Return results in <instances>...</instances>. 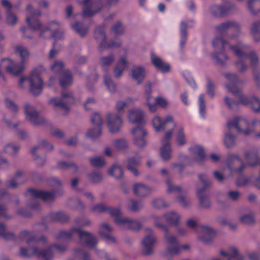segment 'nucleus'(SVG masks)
<instances>
[{"mask_svg":"<svg viewBox=\"0 0 260 260\" xmlns=\"http://www.w3.org/2000/svg\"><path fill=\"white\" fill-rule=\"evenodd\" d=\"M228 132H225L223 142L228 148L233 147L236 143V137L231 131L235 127L238 132L246 136L253 135L255 138H260V120L254 119L251 122L243 117H236L229 119L226 123Z\"/></svg>","mask_w":260,"mask_h":260,"instance_id":"obj_1","label":"nucleus"},{"mask_svg":"<svg viewBox=\"0 0 260 260\" xmlns=\"http://www.w3.org/2000/svg\"><path fill=\"white\" fill-rule=\"evenodd\" d=\"M45 72V69L43 66H39L34 69L30 74L29 78L22 77L19 81V85L21 88L27 86V82L30 85V91L35 95H38L42 92L43 82L40 76Z\"/></svg>","mask_w":260,"mask_h":260,"instance_id":"obj_2","label":"nucleus"},{"mask_svg":"<svg viewBox=\"0 0 260 260\" xmlns=\"http://www.w3.org/2000/svg\"><path fill=\"white\" fill-rule=\"evenodd\" d=\"M150 93L151 90L149 87L146 89L144 94L145 105L147 107L150 112L155 113L157 112L158 107L162 109H166L168 107L169 102L166 98L161 95L153 98Z\"/></svg>","mask_w":260,"mask_h":260,"instance_id":"obj_3","label":"nucleus"},{"mask_svg":"<svg viewBox=\"0 0 260 260\" xmlns=\"http://www.w3.org/2000/svg\"><path fill=\"white\" fill-rule=\"evenodd\" d=\"M0 66L2 70L13 76L19 75L24 70L25 68L22 63L17 62L9 58L2 59Z\"/></svg>","mask_w":260,"mask_h":260,"instance_id":"obj_4","label":"nucleus"},{"mask_svg":"<svg viewBox=\"0 0 260 260\" xmlns=\"http://www.w3.org/2000/svg\"><path fill=\"white\" fill-rule=\"evenodd\" d=\"M152 126L156 133L164 131L169 125L177 127V123L172 116L168 115L162 119L159 115L154 116L151 120Z\"/></svg>","mask_w":260,"mask_h":260,"instance_id":"obj_5","label":"nucleus"},{"mask_svg":"<svg viewBox=\"0 0 260 260\" xmlns=\"http://www.w3.org/2000/svg\"><path fill=\"white\" fill-rule=\"evenodd\" d=\"M73 103L74 99L72 94L68 93H62L61 98H53L49 101L50 105L59 107L60 112L62 114H66V111L69 110L67 104Z\"/></svg>","mask_w":260,"mask_h":260,"instance_id":"obj_6","label":"nucleus"},{"mask_svg":"<svg viewBox=\"0 0 260 260\" xmlns=\"http://www.w3.org/2000/svg\"><path fill=\"white\" fill-rule=\"evenodd\" d=\"M165 238L168 244L167 251L170 254L178 253L182 250H187L190 248L188 244L180 245L176 237L168 232L165 234Z\"/></svg>","mask_w":260,"mask_h":260,"instance_id":"obj_7","label":"nucleus"},{"mask_svg":"<svg viewBox=\"0 0 260 260\" xmlns=\"http://www.w3.org/2000/svg\"><path fill=\"white\" fill-rule=\"evenodd\" d=\"M106 122L109 131L112 134L118 132L123 125L121 116L116 113L107 114Z\"/></svg>","mask_w":260,"mask_h":260,"instance_id":"obj_8","label":"nucleus"},{"mask_svg":"<svg viewBox=\"0 0 260 260\" xmlns=\"http://www.w3.org/2000/svg\"><path fill=\"white\" fill-rule=\"evenodd\" d=\"M200 180L202 182V186L199 188L197 191V196L202 205L206 207V203L208 201L207 197L209 196L208 190L210 187V179L205 175L200 176Z\"/></svg>","mask_w":260,"mask_h":260,"instance_id":"obj_9","label":"nucleus"},{"mask_svg":"<svg viewBox=\"0 0 260 260\" xmlns=\"http://www.w3.org/2000/svg\"><path fill=\"white\" fill-rule=\"evenodd\" d=\"M131 134L133 137L134 143L139 147L144 146L146 144L145 137L147 135V131L142 126L132 128Z\"/></svg>","mask_w":260,"mask_h":260,"instance_id":"obj_10","label":"nucleus"},{"mask_svg":"<svg viewBox=\"0 0 260 260\" xmlns=\"http://www.w3.org/2000/svg\"><path fill=\"white\" fill-rule=\"evenodd\" d=\"M84 7L83 14L86 16H91L100 10L99 2L98 0H76Z\"/></svg>","mask_w":260,"mask_h":260,"instance_id":"obj_11","label":"nucleus"},{"mask_svg":"<svg viewBox=\"0 0 260 260\" xmlns=\"http://www.w3.org/2000/svg\"><path fill=\"white\" fill-rule=\"evenodd\" d=\"M150 59L152 64L157 71L162 73H167L171 71L170 64L154 53H151Z\"/></svg>","mask_w":260,"mask_h":260,"instance_id":"obj_12","label":"nucleus"},{"mask_svg":"<svg viewBox=\"0 0 260 260\" xmlns=\"http://www.w3.org/2000/svg\"><path fill=\"white\" fill-rule=\"evenodd\" d=\"M144 113L139 108H133L128 111L127 118L132 124H141L144 122Z\"/></svg>","mask_w":260,"mask_h":260,"instance_id":"obj_13","label":"nucleus"},{"mask_svg":"<svg viewBox=\"0 0 260 260\" xmlns=\"http://www.w3.org/2000/svg\"><path fill=\"white\" fill-rule=\"evenodd\" d=\"M69 234L78 236L81 241L86 243L90 246H92L96 243V240L94 237L89 233L83 231L80 229H72Z\"/></svg>","mask_w":260,"mask_h":260,"instance_id":"obj_14","label":"nucleus"},{"mask_svg":"<svg viewBox=\"0 0 260 260\" xmlns=\"http://www.w3.org/2000/svg\"><path fill=\"white\" fill-rule=\"evenodd\" d=\"M95 37L96 39L100 43L102 48H113L117 47L120 45L121 41L117 38H114L110 43L107 44L105 42V32L99 29H96L95 31Z\"/></svg>","mask_w":260,"mask_h":260,"instance_id":"obj_15","label":"nucleus"},{"mask_svg":"<svg viewBox=\"0 0 260 260\" xmlns=\"http://www.w3.org/2000/svg\"><path fill=\"white\" fill-rule=\"evenodd\" d=\"M26 22L30 29L36 30L40 28V24L37 19V16L40 15V13L38 14L35 13L30 5H28L26 8Z\"/></svg>","mask_w":260,"mask_h":260,"instance_id":"obj_16","label":"nucleus"},{"mask_svg":"<svg viewBox=\"0 0 260 260\" xmlns=\"http://www.w3.org/2000/svg\"><path fill=\"white\" fill-rule=\"evenodd\" d=\"M189 151L194 156L195 161L201 164L205 162L207 158L205 149L199 145H192L189 148Z\"/></svg>","mask_w":260,"mask_h":260,"instance_id":"obj_17","label":"nucleus"},{"mask_svg":"<svg viewBox=\"0 0 260 260\" xmlns=\"http://www.w3.org/2000/svg\"><path fill=\"white\" fill-rule=\"evenodd\" d=\"M115 222L121 226H123L134 230H139L141 227L140 222L127 217H121L120 215L115 219Z\"/></svg>","mask_w":260,"mask_h":260,"instance_id":"obj_18","label":"nucleus"},{"mask_svg":"<svg viewBox=\"0 0 260 260\" xmlns=\"http://www.w3.org/2000/svg\"><path fill=\"white\" fill-rule=\"evenodd\" d=\"M222 257L220 259H215L212 260H243L242 256L238 253L237 248L234 246L229 247L228 252L221 250L220 252Z\"/></svg>","mask_w":260,"mask_h":260,"instance_id":"obj_19","label":"nucleus"},{"mask_svg":"<svg viewBox=\"0 0 260 260\" xmlns=\"http://www.w3.org/2000/svg\"><path fill=\"white\" fill-rule=\"evenodd\" d=\"M27 196L33 199H42L46 201L53 199L54 197L52 193L34 189L28 190Z\"/></svg>","mask_w":260,"mask_h":260,"instance_id":"obj_20","label":"nucleus"},{"mask_svg":"<svg viewBox=\"0 0 260 260\" xmlns=\"http://www.w3.org/2000/svg\"><path fill=\"white\" fill-rule=\"evenodd\" d=\"M146 74V69L142 66L134 67L131 71V77L137 84L142 83Z\"/></svg>","mask_w":260,"mask_h":260,"instance_id":"obj_21","label":"nucleus"},{"mask_svg":"<svg viewBox=\"0 0 260 260\" xmlns=\"http://www.w3.org/2000/svg\"><path fill=\"white\" fill-rule=\"evenodd\" d=\"M26 119L29 120L33 124L38 123V113L35 108L29 103L25 104L24 106Z\"/></svg>","mask_w":260,"mask_h":260,"instance_id":"obj_22","label":"nucleus"},{"mask_svg":"<svg viewBox=\"0 0 260 260\" xmlns=\"http://www.w3.org/2000/svg\"><path fill=\"white\" fill-rule=\"evenodd\" d=\"M33 251H30V249H27L24 248H21L20 253L24 256H27L34 254L38 256L39 257H42L45 260H48L51 257V253L50 251L40 252L36 248L32 249Z\"/></svg>","mask_w":260,"mask_h":260,"instance_id":"obj_23","label":"nucleus"},{"mask_svg":"<svg viewBox=\"0 0 260 260\" xmlns=\"http://www.w3.org/2000/svg\"><path fill=\"white\" fill-rule=\"evenodd\" d=\"M174 141L176 145L179 147L183 146L187 143L186 136L183 126L177 127L175 132Z\"/></svg>","mask_w":260,"mask_h":260,"instance_id":"obj_24","label":"nucleus"},{"mask_svg":"<svg viewBox=\"0 0 260 260\" xmlns=\"http://www.w3.org/2000/svg\"><path fill=\"white\" fill-rule=\"evenodd\" d=\"M193 21L189 20L187 21H182L181 22L180 26V46L183 47L185 45L187 36L186 28L188 27H191L193 26Z\"/></svg>","mask_w":260,"mask_h":260,"instance_id":"obj_25","label":"nucleus"},{"mask_svg":"<svg viewBox=\"0 0 260 260\" xmlns=\"http://www.w3.org/2000/svg\"><path fill=\"white\" fill-rule=\"evenodd\" d=\"M156 242V239L151 234L150 235L146 236L142 241V245L143 248V252L145 254H149L152 252V248Z\"/></svg>","mask_w":260,"mask_h":260,"instance_id":"obj_26","label":"nucleus"},{"mask_svg":"<svg viewBox=\"0 0 260 260\" xmlns=\"http://www.w3.org/2000/svg\"><path fill=\"white\" fill-rule=\"evenodd\" d=\"M15 52L20 57L19 62L22 63L25 66V63L30 56V53L27 48L22 45H17L15 47Z\"/></svg>","mask_w":260,"mask_h":260,"instance_id":"obj_27","label":"nucleus"},{"mask_svg":"<svg viewBox=\"0 0 260 260\" xmlns=\"http://www.w3.org/2000/svg\"><path fill=\"white\" fill-rule=\"evenodd\" d=\"M228 79L229 82L226 85L228 90L235 95L239 93L241 90L237 86L239 81L237 76L231 75L228 77Z\"/></svg>","mask_w":260,"mask_h":260,"instance_id":"obj_28","label":"nucleus"},{"mask_svg":"<svg viewBox=\"0 0 260 260\" xmlns=\"http://www.w3.org/2000/svg\"><path fill=\"white\" fill-rule=\"evenodd\" d=\"M211 230L210 227L203 225L201 227V231L198 234L199 240L203 243H209L211 239Z\"/></svg>","mask_w":260,"mask_h":260,"instance_id":"obj_29","label":"nucleus"},{"mask_svg":"<svg viewBox=\"0 0 260 260\" xmlns=\"http://www.w3.org/2000/svg\"><path fill=\"white\" fill-rule=\"evenodd\" d=\"M93 211L96 213H102L106 211L111 214L112 216L115 217V218L119 215H120V211L117 208H107L103 204H99L94 206L92 208Z\"/></svg>","mask_w":260,"mask_h":260,"instance_id":"obj_30","label":"nucleus"},{"mask_svg":"<svg viewBox=\"0 0 260 260\" xmlns=\"http://www.w3.org/2000/svg\"><path fill=\"white\" fill-rule=\"evenodd\" d=\"M127 66V60L125 56L121 57L114 70V75L116 78L120 77Z\"/></svg>","mask_w":260,"mask_h":260,"instance_id":"obj_31","label":"nucleus"},{"mask_svg":"<svg viewBox=\"0 0 260 260\" xmlns=\"http://www.w3.org/2000/svg\"><path fill=\"white\" fill-rule=\"evenodd\" d=\"M136 101V99L133 98H127L125 100L119 101L116 104V109L119 113L122 112L126 107L133 105Z\"/></svg>","mask_w":260,"mask_h":260,"instance_id":"obj_32","label":"nucleus"},{"mask_svg":"<svg viewBox=\"0 0 260 260\" xmlns=\"http://www.w3.org/2000/svg\"><path fill=\"white\" fill-rule=\"evenodd\" d=\"M73 82L72 76L69 71L63 72L59 78V83L61 87H66Z\"/></svg>","mask_w":260,"mask_h":260,"instance_id":"obj_33","label":"nucleus"},{"mask_svg":"<svg viewBox=\"0 0 260 260\" xmlns=\"http://www.w3.org/2000/svg\"><path fill=\"white\" fill-rule=\"evenodd\" d=\"M172 150L170 144H162L160 149V155L164 160H168L172 156Z\"/></svg>","mask_w":260,"mask_h":260,"instance_id":"obj_34","label":"nucleus"},{"mask_svg":"<svg viewBox=\"0 0 260 260\" xmlns=\"http://www.w3.org/2000/svg\"><path fill=\"white\" fill-rule=\"evenodd\" d=\"M225 102L230 108H233L234 105H241L243 106H250V99L245 96H241L238 103L232 101L227 97L225 98Z\"/></svg>","mask_w":260,"mask_h":260,"instance_id":"obj_35","label":"nucleus"},{"mask_svg":"<svg viewBox=\"0 0 260 260\" xmlns=\"http://www.w3.org/2000/svg\"><path fill=\"white\" fill-rule=\"evenodd\" d=\"M133 189L134 192L138 196H145L150 191V188L141 183H136L134 185Z\"/></svg>","mask_w":260,"mask_h":260,"instance_id":"obj_36","label":"nucleus"},{"mask_svg":"<svg viewBox=\"0 0 260 260\" xmlns=\"http://www.w3.org/2000/svg\"><path fill=\"white\" fill-rule=\"evenodd\" d=\"M245 158L251 166H254L257 164V154L254 150H250L245 153Z\"/></svg>","mask_w":260,"mask_h":260,"instance_id":"obj_37","label":"nucleus"},{"mask_svg":"<svg viewBox=\"0 0 260 260\" xmlns=\"http://www.w3.org/2000/svg\"><path fill=\"white\" fill-rule=\"evenodd\" d=\"M198 104L200 117L203 119H205L206 117V105L205 95L203 94H201L199 95Z\"/></svg>","mask_w":260,"mask_h":260,"instance_id":"obj_38","label":"nucleus"},{"mask_svg":"<svg viewBox=\"0 0 260 260\" xmlns=\"http://www.w3.org/2000/svg\"><path fill=\"white\" fill-rule=\"evenodd\" d=\"M164 217L168 222L174 225L176 224L180 218V215L173 211L166 213Z\"/></svg>","mask_w":260,"mask_h":260,"instance_id":"obj_39","label":"nucleus"},{"mask_svg":"<svg viewBox=\"0 0 260 260\" xmlns=\"http://www.w3.org/2000/svg\"><path fill=\"white\" fill-rule=\"evenodd\" d=\"M127 169L129 170L135 176H137L139 173L136 169V167L139 165L140 162V159L131 158L128 160Z\"/></svg>","mask_w":260,"mask_h":260,"instance_id":"obj_40","label":"nucleus"},{"mask_svg":"<svg viewBox=\"0 0 260 260\" xmlns=\"http://www.w3.org/2000/svg\"><path fill=\"white\" fill-rule=\"evenodd\" d=\"M104 83L108 90L111 93H114L116 90L115 84L112 81L111 77L108 75L104 76Z\"/></svg>","mask_w":260,"mask_h":260,"instance_id":"obj_41","label":"nucleus"},{"mask_svg":"<svg viewBox=\"0 0 260 260\" xmlns=\"http://www.w3.org/2000/svg\"><path fill=\"white\" fill-rule=\"evenodd\" d=\"M109 173L116 179H119L122 176L123 171L120 166L114 165L109 170Z\"/></svg>","mask_w":260,"mask_h":260,"instance_id":"obj_42","label":"nucleus"},{"mask_svg":"<svg viewBox=\"0 0 260 260\" xmlns=\"http://www.w3.org/2000/svg\"><path fill=\"white\" fill-rule=\"evenodd\" d=\"M114 60V56L113 55H110L108 56L101 57L100 59V63L103 68H105L111 65Z\"/></svg>","mask_w":260,"mask_h":260,"instance_id":"obj_43","label":"nucleus"},{"mask_svg":"<svg viewBox=\"0 0 260 260\" xmlns=\"http://www.w3.org/2000/svg\"><path fill=\"white\" fill-rule=\"evenodd\" d=\"M63 68V63L62 61L58 60L55 61L51 66V71L54 73L60 72Z\"/></svg>","mask_w":260,"mask_h":260,"instance_id":"obj_44","label":"nucleus"},{"mask_svg":"<svg viewBox=\"0 0 260 260\" xmlns=\"http://www.w3.org/2000/svg\"><path fill=\"white\" fill-rule=\"evenodd\" d=\"M114 146L118 150H122L128 147L126 140L123 139L116 140L114 142Z\"/></svg>","mask_w":260,"mask_h":260,"instance_id":"obj_45","label":"nucleus"},{"mask_svg":"<svg viewBox=\"0 0 260 260\" xmlns=\"http://www.w3.org/2000/svg\"><path fill=\"white\" fill-rule=\"evenodd\" d=\"M250 107L255 112H260V99L256 96L250 98Z\"/></svg>","mask_w":260,"mask_h":260,"instance_id":"obj_46","label":"nucleus"},{"mask_svg":"<svg viewBox=\"0 0 260 260\" xmlns=\"http://www.w3.org/2000/svg\"><path fill=\"white\" fill-rule=\"evenodd\" d=\"M248 7L253 13H257L260 7V0H249Z\"/></svg>","mask_w":260,"mask_h":260,"instance_id":"obj_47","label":"nucleus"},{"mask_svg":"<svg viewBox=\"0 0 260 260\" xmlns=\"http://www.w3.org/2000/svg\"><path fill=\"white\" fill-rule=\"evenodd\" d=\"M172 128L166 131L164 134V137L161 140L162 144H170V141L172 138L173 135V128L172 126Z\"/></svg>","mask_w":260,"mask_h":260,"instance_id":"obj_48","label":"nucleus"},{"mask_svg":"<svg viewBox=\"0 0 260 260\" xmlns=\"http://www.w3.org/2000/svg\"><path fill=\"white\" fill-rule=\"evenodd\" d=\"M251 32L256 41L260 40V23H255L251 28Z\"/></svg>","mask_w":260,"mask_h":260,"instance_id":"obj_49","label":"nucleus"},{"mask_svg":"<svg viewBox=\"0 0 260 260\" xmlns=\"http://www.w3.org/2000/svg\"><path fill=\"white\" fill-rule=\"evenodd\" d=\"M92 123L94 126L101 127L103 123V121L101 118V115L97 113H94L91 118Z\"/></svg>","mask_w":260,"mask_h":260,"instance_id":"obj_50","label":"nucleus"},{"mask_svg":"<svg viewBox=\"0 0 260 260\" xmlns=\"http://www.w3.org/2000/svg\"><path fill=\"white\" fill-rule=\"evenodd\" d=\"M17 22V17L16 16L11 13L7 12L6 16V22L8 25L12 26L16 24Z\"/></svg>","mask_w":260,"mask_h":260,"instance_id":"obj_51","label":"nucleus"},{"mask_svg":"<svg viewBox=\"0 0 260 260\" xmlns=\"http://www.w3.org/2000/svg\"><path fill=\"white\" fill-rule=\"evenodd\" d=\"M19 149V146L13 145V144H7L6 145L4 149V152L9 154H13L17 152Z\"/></svg>","mask_w":260,"mask_h":260,"instance_id":"obj_52","label":"nucleus"},{"mask_svg":"<svg viewBox=\"0 0 260 260\" xmlns=\"http://www.w3.org/2000/svg\"><path fill=\"white\" fill-rule=\"evenodd\" d=\"M101 134V127L95 126V128L89 129L87 133L88 137L94 138L99 136Z\"/></svg>","mask_w":260,"mask_h":260,"instance_id":"obj_53","label":"nucleus"},{"mask_svg":"<svg viewBox=\"0 0 260 260\" xmlns=\"http://www.w3.org/2000/svg\"><path fill=\"white\" fill-rule=\"evenodd\" d=\"M91 164L94 167H101L105 164V160L101 157H94L90 159Z\"/></svg>","mask_w":260,"mask_h":260,"instance_id":"obj_54","label":"nucleus"},{"mask_svg":"<svg viewBox=\"0 0 260 260\" xmlns=\"http://www.w3.org/2000/svg\"><path fill=\"white\" fill-rule=\"evenodd\" d=\"M142 206L143 205L142 203H138L134 201H132L130 202L128 206V209L129 210L136 211L141 209Z\"/></svg>","mask_w":260,"mask_h":260,"instance_id":"obj_55","label":"nucleus"},{"mask_svg":"<svg viewBox=\"0 0 260 260\" xmlns=\"http://www.w3.org/2000/svg\"><path fill=\"white\" fill-rule=\"evenodd\" d=\"M5 103L6 107L10 109L13 112L16 113L18 111V108L17 106L13 101L9 99H6Z\"/></svg>","mask_w":260,"mask_h":260,"instance_id":"obj_56","label":"nucleus"},{"mask_svg":"<svg viewBox=\"0 0 260 260\" xmlns=\"http://www.w3.org/2000/svg\"><path fill=\"white\" fill-rule=\"evenodd\" d=\"M240 220L244 224H250L254 221L253 216L250 214L243 215L241 217Z\"/></svg>","mask_w":260,"mask_h":260,"instance_id":"obj_57","label":"nucleus"},{"mask_svg":"<svg viewBox=\"0 0 260 260\" xmlns=\"http://www.w3.org/2000/svg\"><path fill=\"white\" fill-rule=\"evenodd\" d=\"M123 28L120 23H117L112 28L111 32L113 35H117L123 32Z\"/></svg>","mask_w":260,"mask_h":260,"instance_id":"obj_58","label":"nucleus"},{"mask_svg":"<svg viewBox=\"0 0 260 260\" xmlns=\"http://www.w3.org/2000/svg\"><path fill=\"white\" fill-rule=\"evenodd\" d=\"M72 27L81 36H84L87 32V29H82L80 27V25L78 23H74L72 25Z\"/></svg>","mask_w":260,"mask_h":260,"instance_id":"obj_59","label":"nucleus"},{"mask_svg":"<svg viewBox=\"0 0 260 260\" xmlns=\"http://www.w3.org/2000/svg\"><path fill=\"white\" fill-rule=\"evenodd\" d=\"M22 181L21 178L18 177H16L9 183L8 184V187L11 188H15Z\"/></svg>","mask_w":260,"mask_h":260,"instance_id":"obj_60","label":"nucleus"},{"mask_svg":"<svg viewBox=\"0 0 260 260\" xmlns=\"http://www.w3.org/2000/svg\"><path fill=\"white\" fill-rule=\"evenodd\" d=\"M21 238L27 243H28L33 239L32 234L26 231L21 233Z\"/></svg>","mask_w":260,"mask_h":260,"instance_id":"obj_61","label":"nucleus"},{"mask_svg":"<svg viewBox=\"0 0 260 260\" xmlns=\"http://www.w3.org/2000/svg\"><path fill=\"white\" fill-rule=\"evenodd\" d=\"M0 236H2L7 239H9V237L10 238L13 237L12 235L7 234L6 232L5 226L2 224H0Z\"/></svg>","mask_w":260,"mask_h":260,"instance_id":"obj_62","label":"nucleus"},{"mask_svg":"<svg viewBox=\"0 0 260 260\" xmlns=\"http://www.w3.org/2000/svg\"><path fill=\"white\" fill-rule=\"evenodd\" d=\"M153 205L154 207L160 208L167 206V204L165 203L164 201L161 199H157L153 201Z\"/></svg>","mask_w":260,"mask_h":260,"instance_id":"obj_63","label":"nucleus"},{"mask_svg":"<svg viewBox=\"0 0 260 260\" xmlns=\"http://www.w3.org/2000/svg\"><path fill=\"white\" fill-rule=\"evenodd\" d=\"M178 202L184 207H187L190 204V201L186 199L184 197L180 196L177 198Z\"/></svg>","mask_w":260,"mask_h":260,"instance_id":"obj_64","label":"nucleus"}]
</instances>
